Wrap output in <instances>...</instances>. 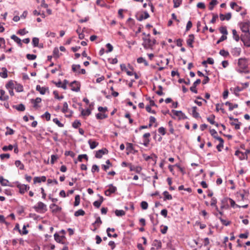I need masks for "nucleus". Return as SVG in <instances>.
I'll use <instances>...</instances> for the list:
<instances>
[{
	"instance_id": "nucleus-61",
	"label": "nucleus",
	"mask_w": 250,
	"mask_h": 250,
	"mask_svg": "<svg viewBox=\"0 0 250 250\" xmlns=\"http://www.w3.org/2000/svg\"><path fill=\"white\" fill-rule=\"evenodd\" d=\"M68 108V104L66 102H64L63 104V108L62 109V112L63 113H66L67 112Z\"/></svg>"
},
{
	"instance_id": "nucleus-29",
	"label": "nucleus",
	"mask_w": 250,
	"mask_h": 250,
	"mask_svg": "<svg viewBox=\"0 0 250 250\" xmlns=\"http://www.w3.org/2000/svg\"><path fill=\"white\" fill-rule=\"evenodd\" d=\"M218 3L217 0H211L209 2L208 8L210 10H212L214 6Z\"/></svg>"
},
{
	"instance_id": "nucleus-11",
	"label": "nucleus",
	"mask_w": 250,
	"mask_h": 250,
	"mask_svg": "<svg viewBox=\"0 0 250 250\" xmlns=\"http://www.w3.org/2000/svg\"><path fill=\"white\" fill-rule=\"evenodd\" d=\"M194 41V36L193 34H190L188 36V38L187 40V43L188 46L191 48H193V46L192 45L193 42Z\"/></svg>"
},
{
	"instance_id": "nucleus-31",
	"label": "nucleus",
	"mask_w": 250,
	"mask_h": 250,
	"mask_svg": "<svg viewBox=\"0 0 250 250\" xmlns=\"http://www.w3.org/2000/svg\"><path fill=\"white\" fill-rule=\"evenodd\" d=\"M163 195H164L165 201L166 200H171L172 199L171 195L169 194L167 191H165L163 192Z\"/></svg>"
},
{
	"instance_id": "nucleus-34",
	"label": "nucleus",
	"mask_w": 250,
	"mask_h": 250,
	"mask_svg": "<svg viewBox=\"0 0 250 250\" xmlns=\"http://www.w3.org/2000/svg\"><path fill=\"white\" fill-rule=\"evenodd\" d=\"M232 32L233 39L236 42L239 41V40H240V38H239V35L237 33L236 30L235 29H233Z\"/></svg>"
},
{
	"instance_id": "nucleus-55",
	"label": "nucleus",
	"mask_w": 250,
	"mask_h": 250,
	"mask_svg": "<svg viewBox=\"0 0 250 250\" xmlns=\"http://www.w3.org/2000/svg\"><path fill=\"white\" fill-rule=\"evenodd\" d=\"M42 118H45L46 120L48 121L50 120L51 115L48 112H46L42 116Z\"/></svg>"
},
{
	"instance_id": "nucleus-13",
	"label": "nucleus",
	"mask_w": 250,
	"mask_h": 250,
	"mask_svg": "<svg viewBox=\"0 0 250 250\" xmlns=\"http://www.w3.org/2000/svg\"><path fill=\"white\" fill-rule=\"evenodd\" d=\"M241 52V49L239 47H234L231 51L232 55L233 56L238 57L239 56Z\"/></svg>"
},
{
	"instance_id": "nucleus-41",
	"label": "nucleus",
	"mask_w": 250,
	"mask_h": 250,
	"mask_svg": "<svg viewBox=\"0 0 250 250\" xmlns=\"http://www.w3.org/2000/svg\"><path fill=\"white\" fill-rule=\"evenodd\" d=\"M14 148V146L12 145H9L8 146H5L2 148V150L4 151H6L7 150H12L13 148Z\"/></svg>"
},
{
	"instance_id": "nucleus-4",
	"label": "nucleus",
	"mask_w": 250,
	"mask_h": 250,
	"mask_svg": "<svg viewBox=\"0 0 250 250\" xmlns=\"http://www.w3.org/2000/svg\"><path fill=\"white\" fill-rule=\"evenodd\" d=\"M241 40L243 42L245 45L250 47V33H247L244 36H242Z\"/></svg>"
},
{
	"instance_id": "nucleus-48",
	"label": "nucleus",
	"mask_w": 250,
	"mask_h": 250,
	"mask_svg": "<svg viewBox=\"0 0 250 250\" xmlns=\"http://www.w3.org/2000/svg\"><path fill=\"white\" fill-rule=\"evenodd\" d=\"M37 56L34 54H27L26 55V58L29 60H34L36 59Z\"/></svg>"
},
{
	"instance_id": "nucleus-53",
	"label": "nucleus",
	"mask_w": 250,
	"mask_h": 250,
	"mask_svg": "<svg viewBox=\"0 0 250 250\" xmlns=\"http://www.w3.org/2000/svg\"><path fill=\"white\" fill-rule=\"evenodd\" d=\"M81 125L80 121L78 120L75 121L72 124V126L75 128H77Z\"/></svg>"
},
{
	"instance_id": "nucleus-46",
	"label": "nucleus",
	"mask_w": 250,
	"mask_h": 250,
	"mask_svg": "<svg viewBox=\"0 0 250 250\" xmlns=\"http://www.w3.org/2000/svg\"><path fill=\"white\" fill-rule=\"evenodd\" d=\"M215 116L214 115H211L210 117H209L207 118V120L209 122L211 125L215 124Z\"/></svg>"
},
{
	"instance_id": "nucleus-45",
	"label": "nucleus",
	"mask_w": 250,
	"mask_h": 250,
	"mask_svg": "<svg viewBox=\"0 0 250 250\" xmlns=\"http://www.w3.org/2000/svg\"><path fill=\"white\" fill-rule=\"evenodd\" d=\"M81 114L83 116H89L91 114V111L89 109L85 110L82 109Z\"/></svg>"
},
{
	"instance_id": "nucleus-33",
	"label": "nucleus",
	"mask_w": 250,
	"mask_h": 250,
	"mask_svg": "<svg viewBox=\"0 0 250 250\" xmlns=\"http://www.w3.org/2000/svg\"><path fill=\"white\" fill-rule=\"evenodd\" d=\"M153 246L156 247L157 249H160L161 248L162 243L160 241L155 240L153 243Z\"/></svg>"
},
{
	"instance_id": "nucleus-17",
	"label": "nucleus",
	"mask_w": 250,
	"mask_h": 250,
	"mask_svg": "<svg viewBox=\"0 0 250 250\" xmlns=\"http://www.w3.org/2000/svg\"><path fill=\"white\" fill-rule=\"evenodd\" d=\"M42 101L41 98L38 97L34 99H31V102L34 104L33 107L35 108H37L39 107L38 104L40 103Z\"/></svg>"
},
{
	"instance_id": "nucleus-12",
	"label": "nucleus",
	"mask_w": 250,
	"mask_h": 250,
	"mask_svg": "<svg viewBox=\"0 0 250 250\" xmlns=\"http://www.w3.org/2000/svg\"><path fill=\"white\" fill-rule=\"evenodd\" d=\"M201 83L200 79H197L196 81H195L192 86L190 87V90L194 93H197V90L196 89L197 85L200 84Z\"/></svg>"
},
{
	"instance_id": "nucleus-14",
	"label": "nucleus",
	"mask_w": 250,
	"mask_h": 250,
	"mask_svg": "<svg viewBox=\"0 0 250 250\" xmlns=\"http://www.w3.org/2000/svg\"><path fill=\"white\" fill-rule=\"evenodd\" d=\"M241 29L243 32L247 34V33L249 32V25L247 23H242L240 26Z\"/></svg>"
},
{
	"instance_id": "nucleus-24",
	"label": "nucleus",
	"mask_w": 250,
	"mask_h": 250,
	"mask_svg": "<svg viewBox=\"0 0 250 250\" xmlns=\"http://www.w3.org/2000/svg\"><path fill=\"white\" fill-rule=\"evenodd\" d=\"M13 107L16 109L17 110L20 111H23L25 109V106L22 104H19L18 105H14Z\"/></svg>"
},
{
	"instance_id": "nucleus-19",
	"label": "nucleus",
	"mask_w": 250,
	"mask_h": 250,
	"mask_svg": "<svg viewBox=\"0 0 250 250\" xmlns=\"http://www.w3.org/2000/svg\"><path fill=\"white\" fill-rule=\"evenodd\" d=\"M46 180L45 176H42V177H35L34 178V183H41V182H45Z\"/></svg>"
},
{
	"instance_id": "nucleus-1",
	"label": "nucleus",
	"mask_w": 250,
	"mask_h": 250,
	"mask_svg": "<svg viewBox=\"0 0 250 250\" xmlns=\"http://www.w3.org/2000/svg\"><path fill=\"white\" fill-rule=\"evenodd\" d=\"M238 68L237 71L242 73H247L249 72L248 70V62L246 58H241L238 59Z\"/></svg>"
},
{
	"instance_id": "nucleus-25",
	"label": "nucleus",
	"mask_w": 250,
	"mask_h": 250,
	"mask_svg": "<svg viewBox=\"0 0 250 250\" xmlns=\"http://www.w3.org/2000/svg\"><path fill=\"white\" fill-rule=\"evenodd\" d=\"M11 38L13 40L16 42H17L21 46L22 45L21 40L15 35L11 36Z\"/></svg>"
},
{
	"instance_id": "nucleus-62",
	"label": "nucleus",
	"mask_w": 250,
	"mask_h": 250,
	"mask_svg": "<svg viewBox=\"0 0 250 250\" xmlns=\"http://www.w3.org/2000/svg\"><path fill=\"white\" fill-rule=\"evenodd\" d=\"M95 171L99 172V168L97 165H93L92 167L91 172L94 173Z\"/></svg>"
},
{
	"instance_id": "nucleus-37",
	"label": "nucleus",
	"mask_w": 250,
	"mask_h": 250,
	"mask_svg": "<svg viewBox=\"0 0 250 250\" xmlns=\"http://www.w3.org/2000/svg\"><path fill=\"white\" fill-rule=\"evenodd\" d=\"M230 124L231 125L234 126L235 129L237 130V129H240V125H241V123L240 122H232L230 123Z\"/></svg>"
},
{
	"instance_id": "nucleus-21",
	"label": "nucleus",
	"mask_w": 250,
	"mask_h": 250,
	"mask_svg": "<svg viewBox=\"0 0 250 250\" xmlns=\"http://www.w3.org/2000/svg\"><path fill=\"white\" fill-rule=\"evenodd\" d=\"M225 104L226 105H228L229 106V111H232L234 108H237L238 106V105L237 104H231L229 102H226L225 103Z\"/></svg>"
},
{
	"instance_id": "nucleus-16",
	"label": "nucleus",
	"mask_w": 250,
	"mask_h": 250,
	"mask_svg": "<svg viewBox=\"0 0 250 250\" xmlns=\"http://www.w3.org/2000/svg\"><path fill=\"white\" fill-rule=\"evenodd\" d=\"M235 155L237 156L241 160H243L247 158V154L239 150H236L235 152Z\"/></svg>"
},
{
	"instance_id": "nucleus-49",
	"label": "nucleus",
	"mask_w": 250,
	"mask_h": 250,
	"mask_svg": "<svg viewBox=\"0 0 250 250\" xmlns=\"http://www.w3.org/2000/svg\"><path fill=\"white\" fill-rule=\"evenodd\" d=\"M178 82L180 83H185L187 85H189L190 84V80L188 78V79H187V80L186 81L184 79H180L178 80Z\"/></svg>"
},
{
	"instance_id": "nucleus-10",
	"label": "nucleus",
	"mask_w": 250,
	"mask_h": 250,
	"mask_svg": "<svg viewBox=\"0 0 250 250\" xmlns=\"http://www.w3.org/2000/svg\"><path fill=\"white\" fill-rule=\"evenodd\" d=\"M129 169L131 171H135L137 173H140L142 168L141 167L139 166H134L132 165V164L131 165H129Z\"/></svg>"
},
{
	"instance_id": "nucleus-27",
	"label": "nucleus",
	"mask_w": 250,
	"mask_h": 250,
	"mask_svg": "<svg viewBox=\"0 0 250 250\" xmlns=\"http://www.w3.org/2000/svg\"><path fill=\"white\" fill-rule=\"evenodd\" d=\"M15 166L17 167H19V168L21 170L24 169V166L23 164L22 163H21V161H20V160H16L15 161Z\"/></svg>"
},
{
	"instance_id": "nucleus-2",
	"label": "nucleus",
	"mask_w": 250,
	"mask_h": 250,
	"mask_svg": "<svg viewBox=\"0 0 250 250\" xmlns=\"http://www.w3.org/2000/svg\"><path fill=\"white\" fill-rule=\"evenodd\" d=\"M150 34L146 35V38H143V42L142 45L146 49H152L153 46V42H151V40L149 38Z\"/></svg>"
},
{
	"instance_id": "nucleus-7",
	"label": "nucleus",
	"mask_w": 250,
	"mask_h": 250,
	"mask_svg": "<svg viewBox=\"0 0 250 250\" xmlns=\"http://www.w3.org/2000/svg\"><path fill=\"white\" fill-rule=\"evenodd\" d=\"M71 90L73 91L78 92L80 90V84L79 82L74 81L70 83Z\"/></svg>"
},
{
	"instance_id": "nucleus-35",
	"label": "nucleus",
	"mask_w": 250,
	"mask_h": 250,
	"mask_svg": "<svg viewBox=\"0 0 250 250\" xmlns=\"http://www.w3.org/2000/svg\"><path fill=\"white\" fill-rule=\"evenodd\" d=\"M219 31L223 35L226 36L228 34V31L226 26H222L219 28Z\"/></svg>"
},
{
	"instance_id": "nucleus-64",
	"label": "nucleus",
	"mask_w": 250,
	"mask_h": 250,
	"mask_svg": "<svg viewBox=\"0 0 250 250\" xmlns=\"http://www.w3.org/2000/svg\"><path fill=\"white\" fill-rule=\"evenodd\" d=\"M58 158V157L57 155H52L51 156V163L53 164Z\"/></svg>"
},
{
	"instance_id": "nucleus-30",
	"label": "nucleus",
	"mask_w": 250,
	"mask_h": 250,
	"mask_svg": "<svg viewBox=\"0 0 250 250\" xmlns=\"http://www.w3.org/2000/svg\"><path fill=\"white\" fill-rule=\"evenodd\" d=\"M137 62L139 63H144L145 66H148V63L146 61L143 57L138 58L137 60Z\"/></svg>"
},
{
	"instance_id": "nucleus-9",
	"label": "nucleus",
	"mask_w": 250,
	"mask_h": 250,
	"mask_svg": "<svg viewBox=\"0 0 250 250\" xmlns=\"http://www.w3.org/2000/svg\"><path fill=\"white\" fill-rule=\"evenodd\" d=\"M108 150L106 148L102 149L96 151L95 157L97 158H101L104 154H107Z\"/></svg>"
},
{
	"instance_id": "nucleus-20",
	"label": "nucleus",
	"mask_w": 250,
	"mask_h": 250,
	"mask_svg": "<svg viewBox=\"0 0 250 250\" xmlns=\"http://www.w3.org/2000/svg\"><path fill=\"white\" fill-rule=\"evenodd\" d=\"M88 143L89 145L90 148L91 149H93L96 148L99 145V143L96 141H92L90 139L88 141Z\"/></svg>"
},
{
	"instance_id": "nucleus-26",
	"label": "nucleus",
	"mask_w": 250,
	"mask_h": 250,
	"mask_svg": "<svg viewBox=\"0 0 250 250\" xmlns=\"http://www.w3.org/2000/svg\"><path fill=\"white\" fill-rule=\"evenodd\" d=\"M197 110V107L196 106H193L192 107V115L193 117L195 118H197L199 117V114L198 112L196 111Z\"/></svg>"
},
{
	"instance_id": "nucleus-42",
	"label": "nucleus",
	"mask_w": 250,
	"mask_h": 250,
	"mask_svg": "<svg viewBox=\"0 0 250 250\" xmlns=\"http://www.w3.org/2000/svg\"><path fill=\"white\" fill-rule=\"evenodd\" d=\"M219 54L224 57H227L229 56V52L224 49L221 50L219 52Z\"/></svg>"
},
{
	"instance_id": "nucleus-3",
	"label": "nucleus",
	"mask_w": 250,
	"mask_h": 250,
	"mask_svg": "<svg viewBox=\"0 0 250 250\" xmlns=\"http://www.w3.org/2000/svg\"><path fill=\"white\" fill-rule=\"evenodd\" d=\"M16 184V187L19 189V192L21 194H24L30 188L29 186L24 184H21L18 182H17Z\"/></svg>"
},
{
	"instance_id": "nucleus-54",
	"label": "nucleus",
	"mask_w": 250,
	"mask_h": 250,
	"mask_svg": "<svg viewBox=\"0 0 250 250\" xmlns=\"http://www.w3.org/2000/svg\"><path fill=\"white\" fill-rule=\"evenodd\" d=\"M54 239L55 241L58 243H61L62 241V239L60 237V235L57 233H55L54 235Z\"/></svg>"
},
{
	"instance_id": "nucleus-59",
	"label": "nucleus",
	"mask_w": 250,
	"mask_h": 250,
	"mask_svg": "<svg viewBox=\"0 0 250 250\" xmlns=\"http://www.w3.org/2000/svg\"><path fill=\"white\" fill-rule=\"evenodd\" d=\"M106 47L107 48V50L106 51V53L111 52L113 50V46L110 43H107L106 44Z\"/></svg>"
},
{
	"instance_id": "nucleus-22",
	"label": "nucleus",
	"mask_w": 250,
	"mask_h": 250,
	"mask_svg": "<svg viewBox=\"0 0 250 250\" xmlns=\"http://www.w3.org/2000/svg\"><path fill=\"white\" fill-rule=\"evenodd\" d=\"M36 90L38 91L41 94L44 95L45 94L46 88L44 87H41L40 85H37L36 86Z\"/></svg>"
},
{
	"instance_id": "nucleus-36",
	"label": "nucleus",
	"mask_w": 250,
	"mask_h": 250,
	"mask_svg": "<svg viewBox=\"0 0 250 250\" xmlns=\"http://www.w3.org/2000/svg\"><path fill=\"white\" fill-rule=\"evenodd\" d=\"M115 214L117 216H122L125 215V212L123 210L116 209L115 211Z\"/></svg>"
},
{
	"instance_id": "nucleus-28",
	"label": "nucleus",
	"mask_w": 250,
	"mask_h": 250,
	"mask_svg": "<svg viewBox=\"0 0 250 250\" xmlns=\"http://www.w3.org/2000/svg\"><path fill=\"white\" fill-rule=\"evenodd\" d=\"M217 199L215 197H212L211 199L210 205L212 207H215V210L218 211V208L216 206Z\"/></svg>"
},
{
	"instance_id": "nucleus-23",
	"label": "nucleus",
	"mask_w": 250,
	"mask_h": 250,
	"mask_svg": "<svg viewBox=\"0 0 250 250\" xmlns=\"http://www.w3.org/2000/svg\"><path fill=\"white\" fill-rule=\"evenodd\" d=\"M149 15L148 13H147V12L145 11L144 13V14L141 15L139 18H137V20L139 21H142L143 20L147 19L148 18H149Z\"/></svg>"
},
{
	"instance_id": "nucleus-39",
	"label": "nucleus",
	"mask_w": 250,
	"mask_h": 250,
	"mask_svg": "<svg viewBox=\"0 0 250 250\" xmlns=\"http://www.w3.org/2000/svg\"><path fill=\"white\" fill-rule=\"evenodd\" d=\"M85 214V212L84 211V210H83V209H79L78 210L76 211L75 213H74V215L75 216H80V215H84Z\"/></svg>"
},
{
	"instance_id": "nucleus-50",
	"label": "nucleus",
	"mask_w": 250,
	"mask_h": 250,
	"mask_svg": "<svg viewBox=\"0 0 250 250\" xmlns=\"http://www.w3.org/2000/svg\"><path fill=\"white\" fill-rule=\"evenodd\" d=\"M182 0H173L174 3V7L177 8L181 4Z\"/></svg>"
},
{
	"instance_id": "nucleus-8",
	"label": "nucleus",
	"mask_w": 250,
	"mask_h": 250,
	"mask_svg": "<svg viewBox=\"0 0 250 250\" xmlns=\"http://www.w3.org/2000/svg\"><path fill=\"white\" fill-rule=\"evenodd\" d=\"M109 188L104 191V194L106 196H110L111 193H115L117 190L116 187H114L112 184H110L109 186Z\"/></svg>"
},
{
	"instance_id": "nucleus-32",
	"label": "nucleus",
	"mask_w": 250,
	"mask_h": 250,
	"mask_svg": "<svg viewBox=\"0 0 250 250\" xmlns=\"http://www.w3.org/2000/svg\"><path fill=\"white\" fill-rule=\"evenodd\" d=\"M2 70H3V72H0V76L3 78H6L8 76L7 70L4 67L2 68Z\"/></svg>"
},
{
	"instance_id": "nucleus-63",
	"label": "nucleus",
	"mask_w": 250,
	"mask_h": 250,
	"mask_svg": "<svg viewBox=\"0 0 250 250\" xmlns=\"http://www.w3.org/2000/svg\"><path fill=\"white\" fill-rule=\"evenodd\" d=\"M210 133L211 135L213 136V137L215 139H216L218 137L217 133L215 129H211L210 130Z\"/></svg>"
},
{
	"instance_id": "nucleus-40",
	"label": "nucleus",
	"mask_w": 250,
	"mask_h": 250,
	"mask_svg": "<svg viewBox=\"0 0 250 250\" xmlns=\"http://www.w3.org/2000/svg\"><path fill=\"white\" fill-rule=\"evenodd\" d=\"M8 181L4 179L2 176H0V183L2 186H6L7 185V183Z\"/></svg>"
},
{
	"instance_id": "nucleus-56",
	"label": "nucleus",
	"mask_w": 250,
	"mask_h": 250,
	"mask_svg": "<svg viewBox=\"0 0 250 250\" xmlns=\"http://www.w3.org/2000/svg\"><path fill=\"white\" fill-rule=\"evenodd\" d=\"M81 66L80 64H73L72 65V70L73 72H77V69H80Z\"/></svg>"
},
{
	"instance_id": "nucleus-43",
	"label": "nucleus",
	"mask_w": 250,
	"mask_h": 250,
	"mask_svg": "<svg viewBox=\"0 0 250 250\" xmlns=\"http://www.w3.org/2000/svg\"><path fill=\"white\" fill-rule=\"evenodd\" d=\"M39 39L38 38L34 37L32 39V43L34 47H37L39 45Z\"/></svg>"
},
{
	"instance_id": "nucleus-44",
	"label": "nucleus",
	"mask_w": 250,
	"mask_h": 250,
	"mask_svg": "<svg viewBox=\"0 0 250 250\" xmlns=\"http://www.w3.org/2000/svg\"><path fill=\"white\" fill-rule=\"evenodd\" d=\"M219 219L220 220V221L221 222L222 224H223L224 225L226 226H227L230 225V221H227V220L223 219L221 217H219Z\"/></svg>"
},
{
	"instance_id": "nucleus-6",
	"label": "nucleus",
	"mask_w": 250,
	"mask_h": 250,
	"mask_svg": "<svg viewBox=\"0 0 250 250\" xmlns=\"http://www.w3.org/2000/svg\"><path fill=\"white\" fill-rule=\"evenodd\" d=\"M34 208L36 211H38L39 210H42L44 211L47 210L46 205L42 202H39L37 203V205L35 206Z\"/></svg>"
},
{
	"instance_id": "nucleus-5",
	"label": "nucleus",
	"mask_w": 250,
	"mask_h": 250,
	"mask_svg": "<svg viewBox=\"0 0 250 250\" xmlns=\"http://www.w3.org/2000/svg\"><path fill=\"white\" fill-rule=\"evenodd\" d=\"M171 111L174 114V115H175L178 117V119L179 120L187 119V117L181 111L172 110Z\"/></svg>"
},
{
	"instance_id": "nucleus-51",
	"label": "nucleus",
	"mask_w": 250,
	"mask_h": 250,
	"mask_svg": "<svg viewBox=\"0 0 250 250\" xmlns=\"http://www.w3.org/2000/svg\"><path fill=\"white\" fill-rule=\"evenodd\" d=\"M96 116L98 119H103L106 118L107 117L106 115L104 114H102L100 113H97L96 114Z\"/></svg>"
},
{
	"instance_id": "nucleus-60",
	"label": "nucleus",
	"mask_w": 250,
	"mask_h": 250,
	"mask_svg": "<svg viewBox=\"0 0 250 250\" xmlns=\"http://www.w3.org/2000/svg\"><path fill=\"white\" fill-rule=\"evenodd\" d=\"M7 131L5 132V135H12L14 133V131L9 127H6Z\"/></svg>"
},
{
	"instance_id": "nucleus-18",
	"label": "nucleus",
	"mask_w": 250,
	"mask_h": 250,
	"mask_svg": "<svg viewBox=\"0 0 250 250\" xmlns=\"http://www.w3.org/2000/svg\"><path fill=\"white\" fill-rule=\"evenodd\" d=\"M0 100L2 101H7L9 99L8 95H5V92L3 90H0Z\"/></svg>"
},
{
	"instance_id": "nucleus-38",
	"label": "nucleus",
	"mask_w": 250,
	"mask_h": 250,
	"mask_svg": "<svg viewBox=\"0 0 250 250\" xmlns=\"http://www.w3.org/2000/svg\"><path fill=\"white\" fill-rule=\"evenodd\" d=\"M7 89H13L14 87V84L12 81L8 82V83L5 85Z\"/></svg>"
},
{
	"instance_id": "nucleus-15",
	"label": "nucleus",
	"mask_w": 250,
	"mask_h": 250,
	"mask_svg": "<svg viewBox=\"0 0 250 250\" xmlns=\"http://www.w3.org/2000/svg\"><path fill=\"white\" fill-rule=\"evenodd\" d=\"M228 198H224L221 200V208L223 209L224 208L228 209L229 207L228 204Z\"/></svg>"
},
{
	"instance_id": "nucleus-47",
	"label": "nucleus",
	"mask_w": 250,
	"mask_h": 250,
	"mask_svg": "<svg viewBox=\"0 0 250 250\" xmlns=\"http://www.w3.org/2000/svg\"><path fill=\"white\" fill-rule=\"evenodd\" d=\"M85 159L86 161L88 160V156L86 154H81V155H79L78 156V161H79L80 162H82V159Z\"/></svg>"
},
{
	"instance_id": "nucleus-57",
	"label": "nucleus",
	"mask_w": 250,
	"mask_h": 250,
	"mask_svg": "<svg viewBox=\"0 0 250 250\" xmlns=\"http://www.w3.org/2000/svg\"><path fill=\"white\" fill-rule=\"evenodd\" d=\"M80 202V198L79 195H76L75 198L74 206H77L79 205Z\"/></svg>"
},
{
	"instance_id": "nucleus-52",
	"label": "nucleus",
	"mask_w": 250,
	"mask_h": 250,
	"mask_svg": "<svg viewBox=\"0 0 250 250\" xmlns=\"http://www.w3.org/2000/svg\"><path fill=\"white\" fill-rule=\"evenodd\" d=\"M159 90L157 91L156 92V94H158L159 96H162L164 94V93L163 92V87L161 85L158 86Z\"/></svg>"
},
{
	"instance_id": "nucleus-58",
	"label": "nucleus",
	"mask_w": 250,
	"mask_h": 250,
	"mask_svg": "<svg viewBox=\"0 0 250 250\" xmlns=\"http://www.w3.org/2000/svg\"><path fill=\"white\" fill-rule=\"evenodd\" d=\"M141 206L143 209H146L148 208V204L146 201H142L141 203Z\"/></svg>"
}]
</instances>
